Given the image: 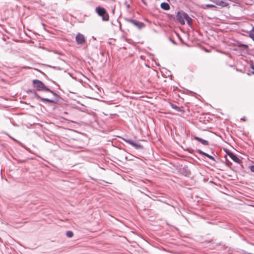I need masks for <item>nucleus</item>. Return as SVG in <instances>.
<instances>
[{
	"label": "nucleus",
	"instance_id": "nucleus-8",
	"mask_svg": "<svg viewBox=\"0 0 254 254\" xmlns=\"http://www.w3.org/2000/svg\"><path fill=\"white\" fill-rule=\"evenodd\" d=\"M210 1L215 3L216 4L222 7H226L228 5L226 0H209Z\"/></svg>",
	"mask_w": 254,
	"mask_h": 254
},
{
	"label": "nucleus",
	"instance_id": "nucleus-17",
	"mask_svg": "<svg viewBox=\"0 0 254 254\" xmlns=\"http://www.w3.org/2000/svg\"><path fill=\"white\" fill-rule=\"evenodd\" d=\"M238 46L240 47H244L245 48H248V46L247 45L244 44H239Z\"/></svg>",
	"mask_w": 254,
	"mask_h": 254
},
{
	"label": "nucleus",
	"instance_id": "nucleus-19",
	"mask_svg": "<svg viewBox=\"0 0 254 254\" xmlns=\"http://www.w3.org/2000/svg\"><path fill=\"white\" fill-rule=\"evenodd\" d=\"M249 37L254 41V33H250L249 34Z\"/></svg>",
	"mask_w": 254,
	"mask_h": 254
},
{
	"label": "nucleus",
	"instance_id": "nucleus-16",
	"mask_svg": "<svg viewBox=\"0 0 254 254\" xmlns=\"http://www.w3.org/2000/svg\"><path fill=\"white\" fill-rule=\"evenodd\" d=\"M66 235L68 238H71L73 236V233L71 231H67L66 233Z\"/></svg>",
	"mask_w": 254,
	"mask_h": 254
},
{
	"label": "nucleus",
	"instance_id": "nucleus-12",
	"mask_svg": "<svg viewBox=\"0 0 254 254\" xmlns=\"http://www.w3.org/2000/svg\"><path fill=\"white\" fill-rule=\"evenodd\" d=\"M184 18H185V19L187 21V23L189 25H191V23H192V19L189 16V15L185 13V14H184V16H183Z\"/></svg>",
	"mask_w": 254,
	"mask_h": 254
},
{
	"label": "nucleus",
	"instance_id": "nucleus-5",
	"mask_svg": "<svg viewBox=\"0 0 254 254\" xmlns=\"http://www.w3.org/2000/svg\"><path fill=\"white\" fill-rule=\"evenodd\" d=\"M123 140L126 143L131 145L136 149H143V146L140 143L136 142L135 141L130 139L123 138Z\"/></svg>",
	"mask_w": 254,
	"mask_h": 254
},
{
	"label": "nucleus",
	"instance_id": "nucleus-9",
	"mask_svg": "<svg viewBox=\"0 0 254 254\" xmlns=\"http://www.w3.org/2000/svg\"><path fill=\"white\" fill-rule=\"evenodd\" d=\"M180 172L183 175L186 177L190 176L191 174L190 170L188 169V167L186 166L181 168L180 169Z\"/></svg>",
	"mask_w": 254,
	"mask_h": 254
},
{
	"label": "nucleus",
	"instance_id": "nucleus-27",
	"mask_svg": "<svg viewBox=\"0 0 254 254\" xmlns=\"http://www.w3.org/2000/svg\"><path fill=\"white\" fill-rule=\"evenodd\" d=\"M230 164H232V163L230 162H229L228 163H227V166H229Z\"/></svg>",
	"mask_w": 254,
	"mask_h": 254
},
{
	"label": "nucleus",
	"instance_id": "nucleus-23",
	"mask_svg": "<svg viewBox=\"0 0 254 254\" xmlns=\"http://www.w3.org/2000/svg\"><path fill=\"white\" fill-rule=\"evenodd\" d=\"M170 41L171 42H172L174 44H175V45L177 44L176 42L174 40L172 39L171 38H170Z\"/></svg>",
	"mask_w": 254,
	"mask_h": 254
},
{
	"label": "nucleus",
	"instance_id": "nucleus-31",
	"mask_svg": "<svg viewBox=\"0 0 254 254\" xmlns=\"http://www.w3.org/2000/svg\"><path fill=\"white\" fill-rule=\"evenodd\" d=\"M241 120H244V118H241Z\"/></svg>",
	"mask_w": 254,
	"mask_h": 254
},
{
	"label": "nucleus",
	"instance_id": "nucleus-22",
	"mask_svg": "<svg viewBox=\"0 0 254 254\" xmlns=\"http://www.w3.org/2000/svg\"><path fill=\"white\" fill-rule=\"evenodd\" d=\"M250 169L252 172H254V165L251 166Z\"/></svg>",
	"mask_w": 254,
	"mask_h": 254
},
{
	"label": "nucleus",
	"instance_id": "nucleus-1",
	"mask_svg": "<svg viewBox=\"0 0 254 254\" xmlns=\"http://www.w3.org/2000/svg\"><path fill=\"white\" fill-rule=\"evenodd\" d=\"M32 83L33 84L34 87L39 91H46L48 92L53 94L54 96V98L52 99H50L51 100H55L56 99V103L58 102L59 101V99L60 98V96L57 94L56 92L54 91L51 90L50 88L47 87L44 83L38 79H34L33 80Z\"/></svg>",
	"mask_w": 254,
	"mask_h": 254
},
{
	"label": "nucleus",
	"instance_id": "nucleus-14",
	"mask_svg": "<svg viewBox=\"0 0 254 254\" xmlns=\"http://www.w3.org/2000/svg\"><path fill=\"white\" fill-rule=\"evenodd\" d=\"M171 107L178 112H183V110L180 107H178L176 105L170 103Z\"/></svg>",
	"mask_w": 254,
	"mask_h": 254
},
{
	"label": "nucleus",
	"instance_id": "nucleus-32",
	"mask_svg": "<svg viewBox=\"0 0 254 254\" xmlns=\"http://www.w3.org/2000/svg\"><path fill=\"white\" fill-rule=\"evenodd\" d=\"M252 245H254V244H252Z\"/></svg>",
	"mask_w": 254,
	"mask_h": 254
},
{
	"label": "nucleus",
	"instance_id": "nucleus-18",
	"mask_svg": "<svg viewBox=\"0 0 254 254\" xmlns=\"http://www.w3.org/2000/svg\"><path fill=\"white\" fill-rule=\"evenodd\" d=\"M205 7L211 8V7H216V6L213 4H207L205 5Z\"/></svg>",
	"mask_w": 254,
	"mask_h": 254
},
{
	"label": "nucleus",
	"instance_id": "nucleus-28",
	"mask_svg": "<svg viewBox=\"0 0 254 254\" xmlns=\"http://www.w3.org/2000/svg\"><path fill=\"white\" fill-rule=\"evenodd\" d=\"M252 31L254 32V27L252 28Z\"/></svg>",
	"mask_w": 254,
	"mask_h": 254
},
{
	"label": "nucleus",
	"instance_id": "nucleus-30",
	"mask_svg": "<svg viewBox=\"0 0 254 254\" xmlns=\"http://www.w3.org/2000/svg\"><path fill=\"white\" fill-rule=\"evenodd\" d=\"M125 40H126V41H127V42H128V40L127 39H126V38H125Z\"/></svg>",
	"mask_w": 254,
	"mask_h": 254
},
{
	"label": "nucleus",
	"instance_id": "nucleus-25",
	"mask_svg": "<svg viewBox=\"0 0 254 254\" xmlns=\"http://www.w3.org/2000/svg\"><path fill=\"white\" fill-rule=\"evenodd\" d=\"M251 68L253 70L252 73L254 74V65H252L251 66Z\"/></svg>",
	"mask_w": 254,
	"mask_h": 254
},
{
	"label": "nucleus",
	"instance_id": "nucleus-21",
	"mask_svg": "<svg viewBox=\"0 0 254 254\" xmlns=\"http://www.w3.org/2000/svg\"><path fill=\"white\" fill-rule=\"evenodd\" d=\"M125 4L126 5V7H127V8H129L130 6H129V4L127 3V1H126L125 2Z\"/></svg>",
	"mask_w": 254,
	"mask_h": 254
},
{
	"label": "nucleus",
	"instance_id": "nucleus-13",
	"mask_svg": "<svg viewBox=\"0 0 254 254\" xmlns=\"http://www.w3.org/2000/svg\"><path fill=\"white\" fill-rule=\"evenodd\" d=\"M160 6H161V8H162L163 9L165 10H168L170 8V6L169 4L168 3L165 2H163L161 3Z\"/></svg>",
	"mask_w": 254,
	"mask_h": 254
},
{
	"label": "nucleus",
	"instance_id": "nucleus-26",
	"mask_svg": "<svg viewBox=\"0 0 254 254\" xmlns=\"http://www.w3.org/2000/svg\"><path fill=\"white\" fill-rule=\"evenodd\" d=\"M115 7H114L112 9V13H113V14H114V13H115Z\"/></svg>",
	"mask_w": 254,
	"mask_h": 254
},
{
	"label": "nucleus",
	"instance_id": "nucleus-6",
	"mask_svg": "<svg viewBox=\"0 0 254 254\" xmlns=\"http://www.w3.org/2000/svg\"><path fill=\"white\" fill-rule=\"evenodd\" d=\"M184 14H185V12L183 11H178L176 16L177 21L182 25H184L185 24L184 20L185 18L183 17Z\"/></svg>",
	"mask_w": 254,
	"mask_h": 254
},
{
	"label": "nucleus",
	"instance_id": "nucleus-3",
	"mask_svg": "<svg viewBox=\"0 0 254 254\" xmlns=\"http://www.w3.org/2000/svg\"><path fill=\"white\" fill-rule=\"evenodd\" d=\"M27 93L31 94V95L36 97L37 99L40 100L41 101L47 102L50 103H56V99L51 100L49 98L41 97L37 94L35 89H28L27 90Z\"/></svg>",
	"mask_w": 254,
	"mask_h": 254
},
{
	"label": "nucleus",
	"instance_id": "nucleus-10",
	"mask_svg": "<svg viewBox=\"0 0 254 254\" xmlns=\"http://www.w3.org/2000/svg\"><path fill=\"white\" fill-rule=\"evenodd\" d=\"M227 154L234 162L238 163H240L241 162V160L233 153L231 152H228Z\"/></svg>",
	"mask_w": 254,
	"mask_h": 254
},
{
	"label": "nucleus",
	"instance_id": "nucleus-15",
	"mask_svg": "<svg viewBox=\"0 0 254 254\" xmlns=\"http://www.w3.org/2000/svg\"><path fill=\"white\" fill-rule=\"evenodd\" d=\"M200 142L204 145H205V146H207L209 144V142L206 140H205V139H201V140H200Z\"/></svg>",
	"mask_w": 254,
	"mask_h": 254
},
{
	"label": "nucleus",
	"instance_id": "nucleus-11",
	"mask_svg": "<svg viewBox=\"0 0 254 254\" xmlns=\"http://www.w3.org/2000/svg\"><path fill=\"white\" fill-rule=\"evenodd\" d=\"M196 152L198 153H199V154H200V155H204V156H206L207 158H208L210 160L213 161L214 162H216L215 159L213 156H212L209 155L208 154L203 152L201 150L198 149V150H196Z\"/></svg>",
	"mask_w": 254,
	"mask_h": 254
},
{
	"label": "nucleus",
	"instance_id": "nucleus-24",
	"mask_svg": "<svg viewBox=\"0 0 254 254\" xmlns=\"http://www.w3.org/2000/svg\"><path fill=\"white\" fill-rule=\"evenodd\" d=\"M52 81L53 83H54L55 84H56L58 87V88L59 89H60V85L58 84H57L56 82H55V81H54L53 80H52Z\"/></svg>",
	"mask_w": 254,
	"mask_h": 254
},
{
	"label": "nucleus",
	"instance_id": "nucleus-2",
	"mask_svg": "<svg viewBox=\"0 0 254 254\" xmlns=\"http://www.w3.org/2000/svg\"><path fill=\"white\" fill-rule=\"evenodd\" d=\"M95 12L101 17L103 21L107 22L109 20V15L106 9L101 6H98L95 8Z\"/></svg>",
	"mask_w": 254,
	"mask_h": 254
},
{
	"label": "nucleus",
	"instance_id": "nucleus-4",
	"mask_svg": "<svg viewBox=\"0 0 254 254\" xmlns=\"http://www.w3.org/2000/svg\"><path fill=\"white\" fill-rule=\"evenodd\" d=\"M125 20L127 22L130 23L136 27L138 29H141L143 27H145V25L144 23L142 22L138 21L136 20L128 18H125Z\"/></svg>",
	"mask_w": 254,
	"mask_h": 254
},
{
	"label": "nucleus",
	"instance_id": "nucleus-29",
	"mask_svg": "<svg viewBox=\"0 0 254 254\" xmlns=\"http://www.w3.org/2000/svg\"><path fill=\"white\" fill-rule=\"evenodd\" d=\"M142 2H143V3H144V4H146V2L144 1V0H142Z\"/></svg>",
	"mask_w": 254,
	"mask_h": 254
},
{
	"label": "nucleus",
	"instance_id": "nucleus-7",
	"mask_svg": "<svg viewBox=\"0 0 254 254\" xmlns=\"http://www.w3.org/2000/svg\"><path fill=\"white\" fill-rule=\"evenodd\" d=\"M75 40L78 45H83L85 42L84 36L80 33H78L76 35Z\"/></svg>",
	"mask_w": 254,
	"mask_h": 254
},
{
	"label": "nucleus",
	"instance_id": "nucleus-20",
	"mask_svg": "<svg viewBox=\"0 0 254 254\" xmlns=\"http://www.w3.org/2000/svg\"><path fill=\"white\" fill-rule=\"evenodd\" d=\"M194 139L195 140H197L198 141H199L200 142V140H201L202 138L199 137H197V136H194Z\"/></svg>",
	"mask_w": 254,
	"mask_h": 254
}]
</instances>
